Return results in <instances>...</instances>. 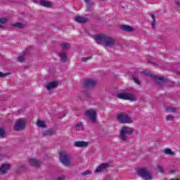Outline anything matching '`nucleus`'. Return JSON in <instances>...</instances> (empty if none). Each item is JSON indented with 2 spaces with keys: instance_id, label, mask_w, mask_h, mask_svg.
Segmentation results:
<instances>
[{
  "instance_id": "nucleus-35",
  "label": "nucleus",
  "mask_w": 180,
  "mask_h": 180,
  "mask_svg": "<svg viewBox=\"0 0 180 180\" xmlns=\"http://www.w3.org/2000/svg\"><path fill=\"white\" fill-rule=\"evenodd\" d=\"M6 75H9V74H8V73L4 74V73H2V72H0V78H2L4 77H6Z\"/></svg>"
},
{
  "instance_id": "nucleus-16",
  "label": "nucleus",
  "mask_w": 180,
  "mask_h": 180,
  "mask_svg": "<svg viewBox=\"0 0 180 180\" xmlns=\"http://www.w3.org/2000/svg\"><path fill=\"white\" fill-rule=\"evenodd\" d=\"M86 88H94L96 85V82L92 79H87L84 82Z\"/></svg>"
},
{
  "instance_id": "nucleus-20",
  "label": "nucleus",
  "mask_w": 180,
  "mask_h": 180,
  "mask_svg": "<svg viewBox=\"0 0 180 180\" xmlns=\"http://www.w3.org/2000/svg\"><path fill=\"white\" fill-rule=\"evenodd\" d=\"M150 18L152 19V22H151L152 29H155L157 26V22L155 21V15L154 14H151Z\"/></svg>"
},
{
  "instance_id": "nucleus-42",
  "label": "nucleus",
  "mask_w": 180,
  "mask_h": 180,
  "mask_svg": "<svg viewBox=\"0 0 180 180\" xmlns=\"http://www.w3.org/2000/svg\"><path fill=\"white\" fill-rule=\"evenodd\" d=\"M145 75H147V73H145Z\"/></svg>"
},
{
  "instance_id": "nucleus-41",
  "label": "nucleus",
  "mask_w": 180,
  "mask_h": 180,
  "mask_svg": "<svg viewBox=\"0 0 180 180\" xmlns=\"http://www.w3.org/2000/svg\"><path fill=\"white\" fill-rule=\"evenodd\" d=\"M84 1H85V2H88L89 0H84Z\"/></svg>"
},
{
  "instance_id": "nucleus-29",
  "label": "nucleus",
  "mask_w": 180,
  "mask_h": 180,
  "mask_svg": "<svg viewBox=\"0 0 180 180\" xmlns=\"http://www.w3.org/2000/svg\"><path fill=\"white\" fill-rule=\"evenodd\" d=\"M75 129L76 130H82L84 129V127L82 123H79L75 126Z\"/></svg>"
},
{
  "instance_id": "nucleus-23",
  "label": "nucleus",
  "mask_w": 180,
  "mask_h": 180,
  "mask_svg": "<svg viewBox=\"0 0 180 180\" xmlns=\"http://www.w3.org/2000/svg\"><path fill=\"white\" fill-rule=\"evenodd\" d=\"M164 153L167 155H170L171 157H172V155H175V152L172 151L171 149H165Z\"/></svg>"
},
{
  "instance_id": "nucleus-7",
  "label": "nucleus",
  "mask_w": 180,
  "mask_h": 180,
  "mask_svg": "<svg viewBox=\"0 0 180 180\" xmlns=\"http://www.w3.org/2000/svg\"><path fill=\"white\" fill-rule=\"evenodd\" d=\"M12 168V165L9 163H4L0 166V175H7L9 170Z\"/></svg>"
},
{
  "instance_id": "nucleus-9",
  "label": "nucleus",
  "mask_w": 180,
  "mask_h": 180,
  "mask_svg": "<svg viewBox=\"0 0 180 180\" xmlns=\"http://www.w3.org/2000/svg\"><path fill=\"white\" fill-rule=\"evenodd\" d=\"M60 82L58 81H53L50 82L46 84L45 88L47 89V91H53V89H56L57 86H58V84Z\"/></svg>"
},
{
  "instance_id": "nucleus-4",
  "label": "nucleus",
  "mask_w": 180,
  "mask_h": 180,
  "mask_svg": "<svg viewBox=\"0 0 180 180\" xmlns=\"http://www.w3.org/2000/svg\"><path fill=\"white\" fill-rule=\"evenodd\" d=\"M117 98L120 99H124V101H136L137 98L136 96L129 93H120L117 94Z\"/></svg>"
},
{
  "instance_id": "nucleus-11",
  "label": "nucleus",
  "mask_w": 180,
  "mask_h": 180,
  "mask_svg": "<svg viewBox=\"0 0 180 180\" xmlns=\"http://www.w3.org/2000/svg\"><path fill=\"white\" fill-rule=\"evenodd\" d=\"M106 34H98L94 37V40L97 44H105Z\"/></svg>"
},
{
  "instance_id": "nucleus-25",
  "label": "nucleus",
  "mask_w": 180,
  "mask_h": 180,
  "mask_svg": "<svg viewBox=\"0 0 180 180\" xmlns=\"http://www.w3.org/2000/svg\"><path fill=\"white\" fill-rule=\"evenodd\" d=\"M122 30H124L125 32H132L133 28L129 25H123L122 27Z\"/></svg>"
},
{
  "instance_id": "nucleus-10",
  "label": "nucleus",
  "mask_w": 180,
  "mask_h": 180,
  "mask_svg": "<svg viewBox=\"0 0 180 180\" xmlns=\"http://www.w3.org/2000/svg\"><path fill=\"white\" fill-rule=\"evenodd\" d=\"M115 44V39L110 36L106 35L105 40L104 41V46H106V47H113Z\"/></svg>"
},
{
  "instance_id": "nucleus-13",
  "label": "nucleus",
  "mask_w": 180,
  "mask_h": 180,
  "mask_svg": "<svg viewBox=\"0 0 180 180\" xmlns=\"http://www.w3.org/2000/svg\"><path fill=\"white\" fill-rule=\"evenodd\" d=\"M74 146L79 148H85L89 146V142L86 141H77L74 143Z\"/></svg>"
},
{
  "instance_id": "nucleus-30",
  "label": "nucleus",
  "mask_w": 180,
  "mask_h": 180,
  "mask_svg": "<svg viewBox=\"0 0 180 180\" xmlns=\"http://www.w3.org/2000/svg\"><path fill=\"white\" fill-rule=\"evenodd\" d=\"M92 59V56H85V57H83L82 58V61H87V60H91Z\"/></svg>"
},
{
  "instance_id": "nucleus-5",
  "label": "nucleus",
  "mask_w": 180,
  "mask_h": 180,
  "mask_svg": "<svg viewBox=\"0 0 180 180\" xmlns=\"http://www.w3.org/2000/svg\"><path fill=\"white\" fill-rule=\"evenodd\" d=\"M117 120L120 123H131V118L129 115L121 113L117 115Z\"/></svg>"
},
{
  "instance_id": "nucleus-34",
  "label": "nucleus",
  "mask_w": 180,
  "mask_h": 180,
  "mask_svg": "<svg viewBox=\"0 0 180 180\" xmlns=\"http://www.w3.org/2000/svg\"><path fill=\"white\" fill-rule=\"evenodd\" d=\"M5 135V131L4 129H2L1 128H0V136H4Z\"/></svg>"
},
{
  "instance_id": "nucleus-31",
  "label": "nucleus",
  "mask_w": 180,
  "mask_h": 180,
  "mask_svg": "<svg viewBox=\"0 0 180 180\" xmlns=\"http://www.w3.org/2000/svg\"><path fill=\"white\" fill-rule=\"evenodd\" d=\"M18 60L20 63H22V61H25V56H18Z\"/></svg>"
},
{
  "instance_id": "nucleus-3",
  "label": "nucleus",
  "mask_w": 180,
  "mask_h": 180,
  "mask_svg": "<svg viewBox=\"0 0 180 180\" xmlns=\"http://www.w3.org/2000/svg\"><path fill=\"white\" fill-rule=\"evenodd\" d=\"M26 129V120H18L14 124V130L15 131H22Z\"/></svg>"
},
{
  "instance_id": "nucleus-21",
  "label": "nucleus",
  "mask_w": 180,
  "mask_h": 180,
  "mask_svg": "<svg viewBox=\"0 0 180 180\" xmlns=\"http://www.w3.org/2000/svg\"><path fill=\"white\" fill-rule=\"evenodd\" d=\"M42 136H52V134H54V131L49 129L46 131H43L41 132Z\"/></svg>"
},
{
  "instance_id": "nucleus-28",
  "label": "nucleus",
  "mask_w": 180,
  "mask_h": 180,
  "mask_svg": "<svg viewBox=\"0 0 180 180\" xmlns=\"http://www.w3.org/2000/svg\"><path fill=\"white\" fill-rule=\"evenodd\" d=\"M91 174H92V171L91 170H86L82 173V175H83V176H86V175H91Z\"/></svg>"
},
{
  "instance_id": "nucleus-40",
  "label": "nucleus",
  "mask_w": 180,
  "mask_h": 180,
  "mask_svg": "<svg viewBox=\"0 0 180 180\" xmlns=\"http://www.w3.org/2000/svg\"><path fill=\"white\" fill-rule=\"evenodd\" d=\"M150 64H153V67H155L157 65V64H155V63L151 62Z\"/></svg>"
},
{
  "instance_id": "nucleus-2",
  "label": "nucleus",
  "mask_w": 180,
  "mask_h": 180,
  "mask_svg": "<svg viewBox=\"0 0 180 180\" xmlns=\"http://www.w3.org/2000/svg\"><path fill=\"white\" fill-rule=\"evenodd\" d=\"M138 175L145 180H151L154 179V176L147 169V168H139L137 169Z\"/></svg>"
},
{
  "instance_id": "nucleus-12",
  "label": "nucleus",
  "mask_w": 180,
  "mask_h": 180,
  "mask_svg": "<svg viewBox=\"0 0 180 180\" xmlns=\"http://www.w3.org/2000/svg\"><path fill=\"white\" fill-rule=\"evenodd\" d=\"M27 165L30 167H40V161L34 158H30L27 160Z\"/></svg>"
},
{
  "instance_id": "nucleus-6",
  "label": "nucleus",
  "mask_w": 180,
  "mask_h": 180,
  "mask_svg": "<svg viewBox=\"0 0 180 180\" xmlns=\"http://www.w3.org/2000/svg\"><path fill=\"white\" fill-rule=\"evenodd\" d=\"M60 160L63 165H65L66 167H68V165L71 164L70 159H68V155L64 151L60 153Z\"/></svg>"
},
{
  "instance_id": "nucleus-39",
  "label": "nucleus",
  "mask_w": 180,
  "mask_h": 180,
  "mask_svg": "<svg viewBox=\"0 0 180 180\" xmlns=\"http://www.w3.org/2000/svg\"><path fill=\"white\" fill-rule=\"evenodd\" d=\"M169 172H170V174H174L175 173V170L170 169Z\"/></svg>"
},
{
  "instance_id": "nucleus-22",
  "label": "nucleus",
  "mask_w": 180,
  "mask_h": 180,
  "mask_svg": "<svg viewBox=\"0 0 180 180\" xmlns=\"http://www.w3.org/2000/svg\"><path fill=\"white\" fill-rule=\"evenodd\" d=\"M60 58V61L62 63H65V61H67V54H65V53H60L59 54Z\"/></svg>"
},
{
  "instance_id": "nucleus-33",
  "label": "nucleus",
  "mask_w": 180,
  "mask_h": 180,
  "mask_svg": "<svg viewBox=\"0 0 180 180\" xmlns=\"http://www.w3.org/2000/svg\"><path fill=\"white\" fill-rule=\"evenodd\" d=\"M167 120H174V117L172 115H167L166 117Z\"/></svg>"
},
{
  "instance_id": "nucleus-24",
  "label": "nucleus",
  "mask_w": 180,
  "mask_h": 180,
  "mask_svg": "<svg viewBox=\"0 0 180 180\" xmlns=\"http://www.w3.org/2000/svg\"><path fill=\"white\" fill-rule=\"evenodd\" d=\"M15 27H18L19 29H25V25L22 22H15L13 25Z\"/></svg>"
},
{
  "instance_id": "nucleus-19",
  "label": "nucleus",
  "mask_w": 180,
  "mask_h": 180,
  "mask_svg": "<svg viewBox=\"0 0 180 180\" xmlns=\"http://www.w3.org/2000/svg\"><path fill=\"white\" fill-rule=\"evenodd\" d=\"M75 21L77 22V23H86V22H88V19L81 16H76Z\"/></svg>"
},
{
  "instance_id": "nucleus-36",
  "label": "nucleus",
  "mask_w": 180,
  "mask_h": 180,
  "mask_svg": "<svg viewBox=\"0 0 180 180\" xmlns=\"http://www.w3.org/2000/svg\"><path fill=\"white\" fill-rule=\"evenodd\" d=\"M167 112H176V110L175 108L172 109L171 108H167Z\"/></svg>"
},
{
  "instance_id": "nucleus-18",
  "label": "nucleus",
  "mask_w": 180,
  "mask_h": 180,
  "mask_svg": "<svg viewBox=\"0 0 180 180\" xmlns=\"http://www.w3.org/2000/svg\"><path fill=\"white\" fill-rule=\"evenodd\" d=\"M36 124L38 127H40L41 129H46V127H47V125L46 124V122L41 120H38L37 122H36Z\"/></svg>"
},
{
  "instance_id": "nucleus-14",
  "label": "nucleus",
  "mask_w": 180,
  "mask_h": 180,
  "mask_svg": "<svg viewBox=\"0 0 180 180\" xmlns=\"http://www.w3.org/2000/svg\"><path fill=\"white\" fill-rule=\"evenodd\" d=\"M107 168H109V163H103L96 168L94 172L96 174H100V172H103V171H105V169H106Z\"/></svg>"
},
{
  "instance_id": "nucleus-8",
  "label": "nucleus",
  "mask_w": 180,
  "mask_h": 180,
  "mask_svg": "<svg viewBox=\"0 0 180 180\" xmlns=\"http://www.w3.org/2000/svg\"><path fill=\"white\" fill-rule=\"evenodd\" d=\"M86 116H87L91 122H96V110H95V109L86 111Z\"/></svg>"
},
{
  "instance_id": "nucleus-15",
  "label": "nucleus",
  "mask_w": 180,
  "mask_h": 180,
  "mask_svg": "<svg viewBox=\"0 0 180 180\" xmlns=\"http://www.w3.org/2000/svg\"><path fill=\"white\" fill-rule=\"evenodd\" d=\"M151 78H155L156 79L157 85H162V84H165V79L162 76H155L154 75H150Z\"/></svg>"
},
{
  "instance_id": "nucleus-26",
  "label": "nucleus",
  "mask_w": 180,
  "mask_h": 180,
  "mask_svg": "<svg viewBox=\"0 0 180 180\" xmlns=\"http://www.w3.org/2000/svg\"><path fill=\"white\" fill-rule=\"evenodd\" d=\"M61 48L63 50H68V49H70V44L64 42L61 44Z\"/></svg>"
},
{
  "instance_id": "nucleus-17",
  "label": "nucleus",
  "mask_w": 180,
  "mask_h": 180,
  "mask_svg": "<svg viewBox=\"0 0 180 180\" xmlns=\"http://www.w3.org/2000/svg\"><path fill=\"white\" fill-rule=\"evenodd\" d=\"M37 4H39L41 6H44L45 8H51L53 6V2L52 1H47L42 0L39 3L37 2Z\"/></svg>"
},
{
  "instance_id": "nucleus-27",
  "label": "nucleus",
  "mask_w": 180,
  "mask_h": 180,
  "mask_svg": "<svg viewBox=\"0 0 180 180\" xmlns=\"http://www.w3.org/2000/svg\"><path fill=\"white\" fill-rule=\"evenodd\" d=\"M155 170L158 171V172H160V174H164V167L161 165H158L155 167Z\"/></svg>"
},
{
  "instance_id": "nucleus-38",
  "label": "nucleus",
  "mask_w": 180,
  "mask_h": 180,
  "mask_svg": "<svg viewBox=\"0 0 180 180\" xmlns=\"http://www.w3.org/2000/svg\"><path fill=\"white\" fill-rule=\"evenodd\" d=\"M63 179H65L64 176H60V177H59V178L58 179V180H63Z\"/></svg>"
},
{
  "instance_id": "nucleus-1",
  "label": "nucleus",
  "mask_w": 180,
  "mask_h": 180,
  "mask_svg": "<svg viewBox=\"0 0 180 180\" xmlns=\"http://www.w3.org/2000/svg\"><path fill=\"white\" fill-rule=\"evenodd\" d=\"M134 133V129L129 127H122L120 132V140L122 141H127V134H133Z\"/></svg>"
},
{
  "instance_id": "nucleus-32",
  "label": "nucleus",
  "mask_w": 180,
  "mask_h": 180,
  "mask_svg": "<svg viewBox=\"0 0 180 180\" xmlns=\"http://www.w3.org/2000/svg\"><path fill=\"white\" fill-rule=\"evenodd\" d=\"M133 80H134V82H135L136 84H137L138 85L140 84V81H139V79H138L137 77H134V78H133Z\"/></svg>"
},
{
  "instance_id": "nucleus-37",
  "label": "nucleus",
  "mask_w": 180,
  "mask_h": 180,
  "mask_svg": "<svg viewBox=\"0 0 180 180\" xmlns=\"http://www.w3.org/2000/svg\"><path fill=\"white\" fill-rule=\"evenodd\" d=\"M175 5H176V6H177L178 8H179V6H180V1H175Z\"/></svg>"
}]
</instances>
